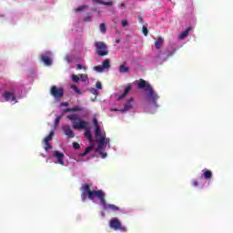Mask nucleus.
<instances>
[{
	"instance_id": "obj_2",
	"label": "nucleus",
	"mask_w": 233,
	"mask_h": 233,
	"mask_svg": "<svg viewBox=\"0 0 233 233\" xmlns=\"http://www.w3.org/2000/svg\"><path fill=\"white\" fill-rule=\"evenodd\" d=\"M66 118L71 121L74 130H86L85 137L89 143L94 141V136L90 132V124L87 121L83 120L77 114L68 115Z\"/></svg>"
},
{
	"instance_id": "obj_49",
	"label": "nucleus",
	"mask_w": 233,
	"mask_h": 233,
	"mask_svg": "<svg viewBox=\"0 0 233 233\" xmlns=\"http://www.w3.org/2000/svg\"><path fill=\"white\" fill-rule=\"evenodd\" d=\"M115 112H117V109H114Z\"/></svg>"
},
{
	"instance_id": "obj_15",
	"label": "nucleus",
	"mask_w": 233,
	"mask_h": 233,
	"mask_svg": "<svg viewBox=\"0 0 233 233\" xmlns=\"http://www.w3.org/2000/svg\"><path fill=\"white\" fill-rule=\"evenodd\" d=\"M81 111H83V107L76 106H74L72 108L64 109L63 113L66 114L68 112H81Z\"/></svg>"
},
{
	"instance_id": "obj_6",
	"label": "nucleus",
	"mask_w": 233,
	"mask_h": 233,
	"mask_svg": "<svg viewBox=\"0 0 233 233\" xmlns=\"http://www.w3.org/2000/svg\"><path fill=\"white\" fill-rule=\"evenodd\" d=\"M51 96L53 97H56V99H61L63 96H65V90L63 87H56V86H53L51 87Z\"/></svg>"
},
{
	"instance_id": "obj_5",
	"label": "nucleus",
	"mask_w": 233,
	"mask_h": 233,
	"mask_svg": "<svg viewBox=\"0 0 233 233\" xmlns=\"http://www.w3.org/2000/svg\"><path fill=\"white\" fill-rule=\"evenodd\" d=\"M109 227L110 228H113V230H120V232H127V227L123 226L119 218L116 217L110 219Z\"/></svg>"
},
{
	"instance_id": "obj_40",
	"label": "nucleus",
	"mask_w": 233,
	"mask_h": 233,
	"mask_svg": "<svg viewBox=\"0 0 233 233\" xmlns=\"http://www.w3.org/2000/svg\"><path fill=\"white\" fill-rule=\"evenodd\" d=\"M76 67L78 70H83V66L81 64H77Z\"/></svg>"
},
{
	"instance_id": "obj_34",
	"label": "nucleus",
	"mask_w": 233,
	"mask_h": 233,
	"mask_svg": "<svg viewBox=\"0 0 233 233\" xmlns=\"http://www.w3.org/2000/svg\"><path fill=\"white\" fill-rule=\"evenodd\" d=\"M104 145H110V138H106L104 137Z\"/></svg>"
},
{
	"instance_id": "obj_1",
	"label": "nucleus",
	"mask_w": 233,
	"mask_h": 233,
	"mask_svg": "<svg viewBox=\"0 0 233 233\" xmlns=\"http://www.w3.org/2000/svg\"><path fill=\"white\" fill-rule=\"evenodd\" d=\"M106 194L101 190H92L89 184H86L82 187L81 199L86 201V198L94 201L97 198L106 210H114L115 212L119 210V208L114 204H106L105 199Z\"/></svg>"
},
{
	"instance_id": "obj_20",
	"label": "nucleus",
	"mask_w": 233,
	"mask_h": 233,
	"mask_svg": "<svg viewBox=\"0 0 233 233\" xmlns=\"http://www.w3.org/2000/svg\"><path fill=\"white\" fill-rule=\"evenodd\" d=\"M95 3H96L97 5H104L106 6H112V5H114L112 1L104 2L103 0H95Z\"/></svg>"
},
{
	"instance_id": "obj_46",
	"label": "nucleus",
	"mask_w": 233,
	"mask_h": 233,
	"mask_svg": "<svg viewBox=\"0 0 233 233\" xmlns=\"http://www.w3.org/2000/svg\"><path fill=\"white\" fill-rule=\"evenodd\" d=\"M170 56H174V52L173 53H170L167 57H170Z\"/></svg>"
},
{
	"instance_id": "obj_13",
	"label": "nucleus",
	"mask_w": 233,
	"mask_h": 233,
	"mask_svg": "<svg viewBox=\"0 0 233 233\" xmlns=\"http://www.w3.org/2000/svg\"><path fill=\"white\" fill-rule=\"evenodd\" d=\"M62 129L65 136H66L67 137H74V131H72L70 126H64Z\"/></svg>"
},
{
	"instance_id": "obj_29",
	"label": "nucleus",
	"mask_w": 233,
	"mask_h": 233,
	"mask_svg": "<svg viewBox=\"0 0 233 233\" xmlns=\"http://www.w3.org/2000/svg\"><path fill=\"white\" fill-rule=\"evenodd\" d=\"M61 116H56V118L55 119V127H57V125H59V123L61 122Z\"/></svg>"
},
{
	"instance_id": "obj_7",
	"label": "nucleus",
	"mask_w": 233,
	"mask_h": 233,
	"mask_svg": "<svg viewBox=\"0 0 233 233\" xmlns=\"http://www.w3.org/2000/svg\"><path fill=\"white\" fill-rule=\"evenodd\" d=\"M2 97H4L5 101L17 103V98L15 97V94L12 91H5L2 94Z\"/></svg>"
},
{
	"instance_id": "obj_8",
	"label": "nucleus",
	"mask_w": 233,
	"mask_h": 233,
	"mask_svg": "<svg viewBox=\"0 0 233 233\" xmlns=\"http://www.w3.org/2000/svg\"><path fill=\"white\" fill-rule=\"evenodd\" d=\"M53 156L54 157H56L58 165L65 167V154L59 151H54Z\"/></svg>"
},
{
	"instance_id": "obj_3",
	"label": "nucleus",
	"mask_w": 233,
	"mask_h": 233,
	"mask_svg": "<svg viewBox=\"0 0 233 233\" xmlns=\"http://www.w3.org/2000/svg\"><path fill=\"white\" fill-rule=\"evenodd\" d=\"M137 88H139L140 90L147 91V101H149V103H151V105H154V106L156 107L159 106L157 105V99H159V96L154 92V88H152L150 83L147 82L143 78H140L137 83Z\"/></svg>"
},
{
	"instance_id": "obj_38",
	"label": "nucleus",
	"mask_w": 233,
	"mask_h": 233,
	"mask_svg": "<svg viewBox=\"0 0 233 233\" xmlns=\"http://www.w3.org/2000/svg\"><path fill=\"white\" fill-rule=\"evenodd\" d=\"M87 155V153H86V151H85L84 153H80L79 155H78V157H85V156H86Z\"/></svg>"
},
{
	"instance_id": "obj_22",
	"label": "nucleus",
	"mask_w": 233,
	"mask_h": 233,
	"mask_svg": "<svg viewBox=\"0 0 233 233\" xmlns=\"http://www.w3.org/2000/svg\"><path fill=\"white\" fill-rule=\"evenodd\" d=\"M102 67H104V70H106L110 68V59L106 58L103 63H102Z\"/></svg>"
},
{
	"instance_id": "obj_33",
	"label": "nucleus",
	"mask_w": 233,
	"mask_h": 233,
	"mask_svg": "<svg viewBox=\"0 0 233 233\" xmlns=\"http://www.w3.org/2000/svg\"><path fill=\"white\" fill-rule=\"evenodd\" d=\"M90 92L93 94V96H98V92H97V89H96V88H91L90 89Z\"/></svg>"
},
{
	"instance_id": "obj_26",
	"label": "nucleus",
	"mask_w": 233,
	"mask_h": 233,
	"mask_svg": "<svg viewBox=\"0 0 233 233\" xmlns=\"http://www.w3.org/2000/svg\"><path fill=\"white\" fill-rule=\"evenodd\" d=\"M73 148L75 150H79V148H81V145H79V143H77V142H74L73 143Z\"/></svg>"
},
{
	"instance_id": "obj_12",
	"label": "nucleus",
	"mask_w": 233,
	"mask_h": 233,
	"mask_svg": "<svg viewBox=\"0 0 233 233\" xmlns=\"http://www.w3.org/2000/svg\"><path fill=\"white\" fill-rule=\"evenodd\" d=\"M132 103H134V98H130L129 100H127V103L124 105V108L120 109L119 112H127L128 110H132Z\"/></svg>"
},
{
	"instance_id": "obj_48",
	"label": "nucleus",
	"mask_w": 233,
	"mask_h": 233,
	"mask_svg": "<svg viewBox=\"0 0 233 233\" xmlns=\"http://www.w3.org/2000/svg\"><path fill=\"white\" fill-rule=\"evenodd\" d=\"M121 6H125V5L122 3V4H121Z\"/></svg>"
},
{
	"instance_id": "obj_42",
	"label": "nucleus",
	"mask_w": 233,
	"mask_h": 233,
	"mask_svg": "<svg viewBox=\"0 0 233 233\" xmlns=\"http://www.w3.org/2000/svg\"><path fill=\"white\" fill-rule=\"evenodd\" d=\"M61 106H68V103H66V102H62V103H61Z\"/></svg>"
},
{
	"instance_id": "obj_17",
	"label": "nucleus",
	"mask_w": 233,
	"mask_h": 233,
	"mask_svg": "<svg viewBox=\"0 0 233 233\" xmlns=\"http://www.w3.org/2000/svg\"><path fill=\"white\" fill-rule=\"evenodd\" d=\"M192 31V27H187L185 31L180 33L179 39H185L188 36V34Z\"/></svg>"
},
{
	"instance_id": "obj_23",
	"label": "nucleus",
	"mask_w": 233,
	"mask_h": 233,
	"mask_svg": "<svg viewBox=\"0 0 233 233\" xmlns=\"http://www.w3.org/2000/svg\"><path fill=\"white\" fill-rule=\"evenodd\" d=\"M100 32L102 34H106V25H105V23L100 24Z\"/></svg>"
},
{
	"instance_id": "obj_44",
	"label": "nucleus",
	"mask_w": 233,
	"mask_h": 233,
	"mask_svg": "<svg viewBox=\"0 0 233 233\" xmlns=\"http://www.w3.org/2000/svg\"><path fill=\"white\" fill-rule=\"evenodd\" d=\"M75 92H76V94H81V90L76 89Z\"/></svg>"
},
{
	"instance_id": "obj_31",
	"label": "nucleus",
	"mask_w": 233,
	"mask_h": 233,
	"mask_svg": "<svg viewBox=\"0 0 233 233\" xmlns=\"http://www.w3.org/2000/svg\"><path fill=\"white\" fill-rule=\"evenodd\" d=\"M94 150V146H89L86 148V154H90Z\"/></svg>"
},
{
	"instance_id": "obj_35",
	"label": "nucleus",
	"mask_w": 233,
	"mask_h": 233,
	"mask_svg": "<svg viewBox=\"0 0 233 233\" xmlns=\"http://www.w3.org/2000/svg\"><path fill=\"white\" fill-rule=\"evenodd\" d=\"M99 154H100L102 159H105V157H106V156H107V154H106V153H104L102 150L99 151Z\"/></svg>"
},
{
	"instance_id": "obj_18",
	"label": "nucleus",
	"mask_w": 233,
	"mask_h": 233,
	"mask_svg": "<svg viewBox=\"0 0 233 233\" xmlns=\"http://www.w3.org/2000/svg\"><path fill=\"white\" fill-rule=\"evenodd\" d=\"M163 43H164L163 37L158 36L157 41L155 42V46L157 50H159L161 48V46H163Z\"/></svg>"
},
{
	"instance_id": "obj_32",
	"label": "nucleus",
	"mask_w": 233,
	"mask_h": 233,
	"mask_svg": "<svg viewBox=\"0 0 233 233\" xmlns=\"http://www.w3.org/2000/svg\"><path fill=\"white\" fill-rule=\"evenodd\" d=\"M96 88H98V90H103V86H102L101 82H96Z\"/></svg>"
},
{
	"instance_id": "obj_24",
	"label": "nucleus",
	"mask_w": 233,
	"mask_h": 233,
	"mask_svg": "<svg viewBox=\"0 0 233 233\" xmlns=\"http://www.w3.org/2000/svg\"><path fill=\"white\" fill-rule=\"evenodd\" d=\"M94 70H96V72H103L105 70V68L103 67V66H96L94 67Z\"/></svg>"
},
{
	"instance_id": "obj_27",
	"label": "nucleus",
	"mask_w": 233,
	"mask_h": 233,
	"mask_svg": "<svg viewBox=\"0 0 233 233\" xmlns=\"http://www.w3.org/2000/svg\"><path fill=\"white\" fill-rule=\"evenodd\" d=\"M72 81H74V83H78L79 76L77 75H72Z\"/></svg>"
},
{
	"instance_id": "obj_4",
	"label": "nucleus",
	"mask_w": 233,
	"mask_h": 233,
	"mask_svg": "<svg viewBox=\"0 0 233 233\" xmlns=\"http://www.w3.org/2000/svg\"><path fill=\"white\" fill-rule=\"evenodd\" d=\"M96 52L99 57H105V56H108V46L105 44V42H96L95 43Z\"/></svg>"
},
{
	"instance_id": "obj_9",
	"label": "nucleus",
	"mask_w": 233,
	"mask_h": 233,
	"mask_svg": "<svg viewBox=\"0 0 233 233\" xmlns=\"http://www.w3.org/2000/svg\"><path fill=\"white\" fill-rule=\"evenodd\" d=\"M96 143H98L97 147V152L103 150L105 148V136H103V133H101V136H98V137H96Z\"/></svg>"
},
{
	"instance_id": "obj_19",
	"label": "nucleus",
	"mask_w": 233,
	"mask_h": 233,
	"mask_svg": "<svg viewBox=\"0 0 233 233\" xmlns=\"http://www.w3.org/2000/svg\"><path fill=\"white\" fill-rule=\"evenodd\" d=\"M126 65H127V62L120 65L119 69H118L120 74H127V72H129L130 68H128Z\"/></svg>"
},
{
	"instance_id": "obj_25",
	"label": "nucleus",
	"mask_w": 233,
	"mask_h": 233,
	"mask_svg": "<svg viewBox=\"0 0 233 233\" xmlns=\"http://www.w3.org/2000/svg\"><path fill=\"white\" fill-rule=\"evenodd\" d=\"M45 143V150L46 152H48V150H50V148H52V145H50V142H44Z\"/></svg>"
},
{
	"instance_id": "obj_16",
	"label": "nucleus",
	"mask_w": 233,
	"mask_h": 233,
	"mask_svg": "<svg viewBox=\"0 0 233 233\" xmlns=\"http://www.w3.org/2000/svg\"><path fill=\"white\" fill-rule=\"evenodd\" d=\"M203 174V177H205V179L208 180V179H212V171L208 170L207 168L202 170Z\"/></svg>"
},
{
	"instance_id": "obj_47",
	"label": "nucleus",
	"mask_w": 233,
	"mask_h": 233,
	"mask_svg": "<svg viewBox=\"0 0 233 233\" xmlns=\"http://www.w3.org/2000/svg\"><path fill=\"white\" fill-rule=\"evenodd\" d=\"M116 43H120V40H119V39H116Z\"/></svg>"
},
{
	"instance_id": "obj_39",
	"label": "nucleus",
	"mask_w": 233,
	"mask_h": 233,
	"mask_svg": "<svg viewBox=\"0 0 233 233\" xmlns=\"http://www.w3.org/2000/svg\"><path fill=\"white\" fill-rule=\"evenodd\" d=\"M192 185L193 187H198L199 184L198 183V180H193Z\"/></svg>"
},
{
	"instance_id": "obj_41",
	"label": "nucleus",
	"mask_w": 233,
	"mask_h": 233,
	"mask_svg": "<svg viewBox=\"0 0 233 233\" xmlns=\"http://www.w3.org/2000/svg\"><path fill=\"white\" fill-rule=\"evenodd\" d=\"M71 88H72L73 90H75V92L78 89V88H77V86H74V85L71 86Z\"/></svg>"
},
{
	"instance_id": "obj_43",
	"label": "nucleus",
	"mask_w": 233,
	"mask_h": 233,
	"mask_svg": "<svg viewBox=\"0 0 233 233\" xmlns=\"http://www.w3.org/2000/svg\"><path fill=\"white\" fill-rule=\"evenodd\" d=\"M86 21H92V18L90 16L86 17Z\"/></svg>"
},
{
	"instance_id": "obj_45",
	"label": "nucleus",
	"mask_w": 233,
	"mask_h": 233,
	"mask_svg": "<svg viewBox=\"0 0 233 233\" xmlns=\"http://www.w3.org/2000/svg\"><path fill=\"white\" fill-rule=\"evenodd\" d=\"M138 19L141 23H143V17L139 16Z\"/></svg>"
},
{
	"instance_id": "obj_11",
	"label": "nucleus",
	"mask_w": 233,
	"mask_h": 233,
	"mask_svg": "<svg viewBox=\"0 0 233 233\" xmlns=\"http://www.w3.org/2000/svg\"><path fill=\"white\" fill-rule=\"evenodd\" d=\"M93 125L95 127V137H99L101 136V127H99V123L97 122V118L93 119Z\"/></svg>"
},
{
	"instance_id": "obj_28",
	"label": "nucleus",
	"mask_w": 233,
	"mask_h": 233,
	"mask_svg": "<svg viewBox=\"0 0 233 233\" xmlns=\"http://www.w3.org/2000/svg\"><path fill=\"white\" fill-rule=\"evenodd\" d=\"M85 8H88V5L78 6V7L76 9V12H81V11L85 10Z\"/></svg>"
},
{
	"instance_id": "obj_21",
	"label": "nucleus",
	"mask_w": 233,
	"mask_h": 233,
	"mask_svg": "<svg viewBox=\"0 0 233 233\" xmlns=\"http://www.w3.org/2000/svg\"><path fill=\"white\" fill-rule=\"evenodd\" d=\"M54 137V131H51L47 137L44 138V143H50Z\"/></svg>"
},
{
	"instance_id": "obj_36",
	"label": "nucleus",
	"mask_w": 233,
	"mask_h": 233,
	"mask_svg": "<svg viewBox=\"0 0 233 233\" xmlns=\"http://www.w3.org/2000/svg\"><path fill=\"white\" fill-rule=\"evenodd\" d=\"M122 26H128V21H127V20H123L122 21Z\"/></svg>"
},
{
	"instance_id": "obj_10",
	"label": "nucleus",
	"mask_w": 233,
	"mask_h": 233,
	"mask_svg": "<svg viewBox=\"0 0 233 233\" xmlns=\"http://www.w3.org/2000/svg\"><path fill=\"white\" fill-rule=\"evenodd\" d=\"M51 53L47 52L46 55H42L41 61L46 65V66H50L52 65V59H50Z\"/></svg>"
},
{
	"instance_id": "obj_37",
	"label": "nucleus",
	"mask_w": 233,
	"mask_h": 233,
	"mask_svg": "<svg viewBox=\"0 0 233 233\" xmlns=\"http://www.w3.org/2000/svg\"><path fill=\"white\" fill-rule=\"evenodd\" d=\"M79 76L81 77L82 81H86V75H79Z\"/></svg>"
},
{
	"instance_id": "obj_14",
	"label": "nucleus",
	"mask_w": 233,
	"mask_h": 233,
	"mask_svg": "<svg viewBox=\"0 0 233 233\" xmlns=\"http://www.w3.org/2000/svg\"><path fill=\"white\" fill-rule=\"evenodd\" d=\"M130 90H132V85L128 84L126 86L124 93L120 96H118L117 100L121 101V99H125V97H127V96H128V92H130Z\"/></svg>"
},
{
	"instance_id": "obj_30",
	"label": "nucleus",
	"mask_w": 233,
	"mask_h": 233,
	"mask_svg": "<svg viewBox=\"0 0 233 233\" xmlns=\"http://www.w3.org/2000/svg\"><path fill=\"white\" fill-rule=\"evenodd\" d=\"M142 32L144 34V35H148V28H147V26L143 25L142 27Z\"/></svg>"
}]
</instances>
